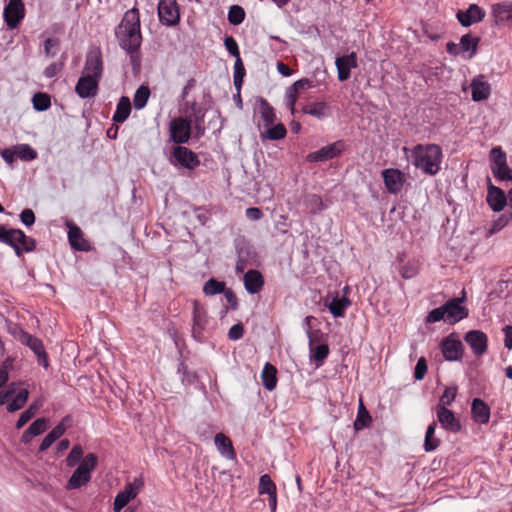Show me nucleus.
Listing matches in <instances>:
<instances>
[{
  "mask_svg": "<svg viewBox=\"0 0 512 512\" xmlns=\"http://www.w3.org/2000/svg\"><path fill=\"white\" fill-rule=\"evenodd\" d=\"M102 72L103 62L101 51L99 48H92L86 55L82 75L75 86L76 94L82 99L95 97Z\"/></svg>",
  "mask_w": 512,
  "mask_h": 512,
  "instance_id": "obj_1",
  "label": "nucleus"
},
{
  "mask_svg": "<svg viewBox=\"0 0 512 512\" xmlns=\"http://www.w3.org/2000/svg\"><path fill=\"white\" fill-rule=\"evenodd\" d=\"M403 151L407 153L408 148ZM411 163L424 174L436 175L441 166L443 154L441 148L436 144H418L410 150Z\"/></svg>",
  "mask_w": 512,
  "mask_h": 512,
  "instance_id": "obj_2",
  "label": "nucleus"
},
{
  "mask_svg": "<svg viewBox=\"0 0 512 512\" xmlns=\"http://www.w3.org/2000/svg\"><path fill=\"white\" fill-rule=\"evenodd\" d=\"M97 465V456L93 453L87 454L73 472L66 484L67 490L81 488L91 479V472Z\"/></svg>",
  "mask_w": 512,
  "mask_h": 512,
  "instance_id": "obj_3",
  "label": "nucleus"
},
{
  "mask_svg": "<svg viewBox=\"0 0 512 512\" xmlns=\"http://www.w3.org/2000/svg\"><path fill=\"white\" fill-rule=\"evenodd\" d=\"M490 169L498 181H512V169L508 167L506 154L501 147H494L490 151Z\"/></svg>",
  "mask_w": 512,
  "mask_h": 512,
  "instance_id": "obj_4",
  "label": "nucleus"
},
{
  "mask_svg": "<svg viewBox=\"0 0 512 512\" xmlns=\"http://www.w3.org/2000/svg\"><path fill=\"white\" fill-rule=\"evenodd\" d=\"M490 16L499 29L512 30V0L492 4Z\"/></svg>",
  "mask_w": 512,
  "mask_h": 512,
  "instance_id": "obj_5",
  "label": "nucleus"
},
{
  "mask_svg": "<svg viewBox=\"0 0 512 512\" xmlns=\"http://www.w3.org/2000/svg\"><path fill=\"white\" fill-rule=\"evenodd\" d=\"M144 486L141 477L135 478L132 482L126 484L125 488L119 492L113 503V510L120 512L131 500L135 499Z\"/></svg>",
  "mask_w": 512,
  "mask_h": 512,
  "instance_id": "obj_6",
  "label": "nucleus"
},
{
  "mask_svg": "<svg viewBox=\"0 0 512 512\" xmlns=\"http://www.w3.org/2000/svg\"><path fill=\"white\" fill-rule=\"evenodd\" d=\"M17 339L34 352V354L38 357L39 365H42L44 368L49 366L48 355L45 351L43 342L39 338L27 333L22 329H19Z\"/></svg>",
  "mask_w": 512,
  "mask_h": 512,
  "instance_id": "obj_7",
  "label": "nucleus"
},
{
  "mask_svg": "<svg viewBox=\"0 0 512 512\" xmlns=\"http://www.w3.org/2000/svg\"><path fill=\"white\" fill-rule=\"evenodd\" d=\"M172 155V164L180 168L194 170L200 165V160L197 154H195L187 147L181 145L174 147Z\"/></svg>",
  "mask_w": 512,
  "mask_h": 512,
  "instance_id": "obj_8",
  "label": "nucleus"
},
{
  "mask_svg": "<svg viewBox=\"0 0 512 512\" xmlns=\"http://www.w3.org/2000/svg\"><path fill=\"white\" fill-rule=\"evenodd\" d=\"M169 132L170 138L174 143H187L191 135V123L182 117L174 118L170 122Z\"/></svg>",
  "mask_w": 512,
  "mask_h": 512,
  "instance_id": "obj_9",
  "label": "nucleus"
},
{
  "mask_svg": "<svg viewBox=\"0 0 512 512\" xmlns=\"http://www.w3.org/2000/svg\"><path fill=\"white\" fill-rule=\"evenodd\" d=\"M158 16L162 24L174 26L179 22L180 13L176 0H160L158 3Z\"/></svg>",
  "mask_w": 512,
  "mask_h": 512,
  "instance_id": "obj_10",
  "label": "nucleus"
},
{
  "mask_svg": "<svg viewBox=\"0 0 512 512\" xmlns=\"http://www.w3.org/2000/svg\"><path fill=\"white\" fill-rule=\"evenodd\" d=\"M465 295L454 298L443 304L446 323L455 324L468 316V310L462 306Z\"/></svg>",
  "mask_w": 512,
  "mask_h": 512,
  "instance_id": "obj_11",
  "label": "nucleus"
},
{
  "mask_svg": "<svg viewBox=\"0 0 512 512\" xmlns=\"http://www.w3.org/2000/svg\"><path fill=\"white\" fill-rule=\"evenodd\" d=\"M192 319V336L195 340L202 341L203 332L208 324V315L206 309L197 301L193 302Z\"/></svg>",
  "mask_w": 512,
  "mask_h": 512,
  "instance_id": "obj_12",
  "label": "nucleus"
},
{
  "mask_svg": "<svg viewBox=\"0 0 512 512\" xmlns=\"http://www.w3.org/2000/svg\"><path fill=\"white\" fill-rule=\"evenodd\" d=\"M345 149V143L342 140L322 147L307 155L309 162H324L337 157Z\"/></svg>",
  "mask_w": 512,
  "mask_h": 512,
  "instance_id": "obj_13",
  "label": "nucleus"
},
{
  "mask_svg": "<svg viewBox=\"0 0 512 512\" xmlns=\"http://www.w3.org/2000/svg\"><path fill=\"white\" fill-rule=\"evenodd\" d=\"M4 244L10 247L21 245L25 252H32L35 249L36 241L20 229H7Z\"/></svg>",
  "mask_w": 512,
  "mask_h": 512,
  "instance_id": "obj_14",
  "label": "nucleus"
},
{
  "mask_svg": "<svg viewBox=\"0 0 512 512\" xmlns=\"http://www.w3.org/2000/svg\"><path fill=\"white\" fill-rule=\"evenodd\" d=\"M25 16V7L22 0H10L4 8V18L10 29L17 28Z\"/></svg>",
  "mask_w": 512,
  "mask_h": 512,
  "instance_id": "obj_15",
  "label": "nucleus"
},
{
  "mask_svg": "<svg viewBox=\"0 0 512 512\" xmlns=\"http://www.w3.org/2000/svg\"><path fill=\"white\" fill-rule=\"evenodd\" d=\"M465 342L471 348L476 357L484 355L487 351L488 337L480 330H471L465 334Z\"/></svg>",
  "mask_w": 512,
  "mask_h": 512,
  "instance_id": "obj_16",
  "label": "nucleus"
},
{
  "mask_svg": "<svg viewBox=\"0 0 512 512\" xmlns=\"http://www.w3.org/2000/svg\"><path fill=\"white\" fill-rule=\"evenodd\" d=\"M435 413L437 421L440 426L449 432L457 433L461 430V423L456 418L455 414L448 408L442 406H435Z\"/></svg>",
  "mask_w": 512,
  "mask_h": 512,
  "instance_id": "obj_17",
  "label": "nucleus"
},
{
  "mask_svg": "<svg viewBox=\"0 0 512 512\" xmlns=\"http://www.w3.org/2000/svg\"><path fill=\"white\" fill-rule=\"evenodd\" d=\"M382 177L389 193L397 194L401 191L405 182V175L402 171L394 168L385 169L382 172Z\"/></svg>",
  "mask_w": 512,
  "mask_h": 512,
  "instance_id": "obj_18",
  "label": "nucleus"
},
{
  "mask_svg": "<svg viewBox=\"0 0 512 512\" xmlns=\"http://www.w3.org/2000/svg\"><path fill=\"white\" fill-rule=\"evenodd\" d=\"M485 15L486 12L483 8L476 4H471L466 10H459L456 17L463 27H469L481 22Z\"/></svg>",
  "mask_w": 512,
  "mask_h": 512,
  "instance_id": "obj_19",
  "label": "nucleus"
},
{
  "mask_svg": "<svg viewBox=\"0 0 512 512\" xmlns=\"http://www.w3.org/2000/svg\"><path fill=\"white\" fill-rule=\"evenodd\" d=\"M486 201L494 212H500L509 202L508 194L506 195L501 188L490 183L487 188Z\"/></svg>",
  "mask_w": 512,
  "mask_h": 512,
  "instance_id": "obj_20",
  "label": "nucleus"
},
{
  "mask_svg": "<svg viewBox=\"0 0 512 512\" xmlns=\"http://www.w3.org/2000/svg\"><path fill=\"white\" fill-rule=\"evenodd\" d=\"M66 225L68 227V241L71 247L77 251H89L91 246L84 238L82 230L71 221H68Z\"/></svg>",
  "mask_w": 512,
  "mask_h": 512,
  "instance_id": "obj_21",
  "label": "nucleus"
},
{
  "mask_svg": "<svg viewBox=\"0 0 512 512\" xmlns=\"http://www.w3.org/2000/svg\"><path fill=\"white\" fill-rule=\"evenodd\" d=\"M339 81H346L350 77L352 68L357 67L356 53L337 57L335 61Z\"/></svg>",
  "mask_w": 512,
  "mask_h": 512,
  "instance_id": "obj_22",
  "label": "nucleus"
},
{
  "mask_svg": "<svg viewBox=\"0 0 512 512\" xmlns=\"http://www.w3.org/2000/svg\"><path fill=\"white\" fill-rule=\"evenodd\" d=\"M324 305L329 309L330 313L335 317H343L347 308L351 305V301L347 296H330L324 298Z\"/></svg>",
  "mask_w": 512,
  "mask_h": 512,
  "instance_id": "obj_23",
  "label": "nucleus"
},
{
  "mask_svg": "<svg viewBox=\"0 0 512 512\" xmlns=\"http://www.w3.org/2000/svg\"><path fill=\"white\" fill-rule=\"evenodd\" d=\"M471 97L474 101H482L489 97L491 92L490 84L485 81L483 75H479L471 82Z\"/></svg>",
  "mask_w": 512,
  "mask_h": 512,
  "instance_id": "obj_24",
  "label": "nucleus"
},
{
  "mask_svg": "<svg viewBox=\"0 0 512 512\" xmlns=\"http://www.w3.org/2000/svg\"><path fill=\"white\" fill-rule=\"evenodd\" d=\"M119 28L122 30L121 32H141L139 10L134 7L126 11Z\"/></svg>",
  "mask_w": 512,
  "mask_h": 512,
  "instance_id": "obj_25",
  "label": "nucleus"
},
{
  "mask_svg": "<svg viewBox=\"0 0 512 512\" xmlns=\"http://www.w3.org/2000/svg\"><path fill=\"white\" fill-rule=\"evenodd\" d=\"M441 350L447 361H457L462 355V343L450 337L443 340Z\"/></svg>",
  "mask_w": 512,
  "mask_h": 512,
  "instance_id": "obj_26",
  "label": "nucleus"
},
{
  "mask_svg": "<svg viewBox=\"0 0 512 512\" xmlns=\"http://www.w3.org/2000/svg\"><path fill=\"white\" fill-rule=\"evenodd\" d=\"M263 285L264 278L258 270L250 269L244 274V287L248 293H258Z\"/></svg>",
  "mask_w": 512,
  "mask_h": 512,
  "instance_id": "obj_27",
  "label": "nucleus"
},
{
  "mask_svg": "<svg viewBox=\"0 0 512 512\" xmlns=\"http://www.w3.org/2000/svg\"><path fill=\"white\" fill-rule=\"evenodd\" d=\"M471 413L473 420L479 424H486L490 419L489 406L479 398H475L472 401Z\"/></svg>",
  "mask_w": 512,
  "mask_h": 512,
  "instance_id": "obj_28",
  "label": "nucleus"
},
{
  "mask_svg": "<svg viewBox=\"0 0 512 512\" xmlns=\"http://www.w3.org/2000/svg\"><path fill=\"white\" fill-rule=\"evenodd\" d=\"M214 442L221 456L228 460L236 459V453L233 448L232 442L226 435H224L223 433L216 434Z\"/></svg>",
  "mask_w": 512,
  "mask_h": 512,
  "instance_id": "obj_29",
  "label": "nucleus"
},
{
  "mask_svg": "<svg viewBox=\"0 0 512 512\" xmlns=\"http://www.w3.org/2000/svg\"><path fill=\"white\" fill-rule=\"evenodd\" d=\"M257 111L260 114V117L264 122V127H268L275 123V121H276L275 110L266 99L260 97L257 100Z\"/></svg>",
  "mask_w": 512,
  "mask_h": 512,
  "instance_id": "obj_30",
  "label": "nucleus"
},
{
  "mask_svg": "<svg viewBox=\"0 0 512 512\" xmlns=\"http://www.w3.org/2000/svg\"><path fill=\"white\" fill-rule=\"evenodd\" d=\"M122 49L131 54L135 53L141 45L142 34H117Z\"/></svg>",
  "mask_w": 512,
  "mask_h": 512,
  "instance_id": "obj_31",
  "label": "nucleus"
},
{
  "mask_svg": "<svg viewBox=\"0 0 512 512\" xmlns=\"http://www.w3.org/2000/svg\"><path fill=\"white\" fill-rule=\"evenodd\" d=\"M478 43L479 39L472 37V34H463L459 43L461 56L464 59H471L477 51Z\"/></svg>",
  "mask_w": 512,
  "mask_h": 512,
  "instance_id": "obj_32",
  "label": "nucleus"
},
{
  "mask_svg": "<svg viewBox=\"0 0 512 512\" xmlns=\"http://www.w3.org/2000/svg\"><path fill=\"white\" fill-rule=\"evenodd\" d=\"M131 112V102L126 96H122L117 104L116 111L112 120L116 123H123L127 120Z\"/></svg>",
  "mask_w": 512,
  "mask_h": 512,
  "instance_id": "obj_33",
  "label": "nucleus"
},
{
  "mask_svg": "<svg viewBox=\"0 0 512 512\" xmlns=\"http://www.w3.org/2000/svg\"><path fill=\"white\" fill-rule=\"evenodd\" d=\"M276 373H277V370L273 365H271L270 363H266L264 365L263 370L261 372V379H262L263 386L269 391H272L276 387V384H277Z\"/></svg>",
  "mask_w": 512,
  "mask_h": 512,
  "instance_id": "obj_34",
  "label": "nucleus"
},
{
  "mask_svg": "<svg viewBox=\"0 0 512 512\" xmlns=\"http://www.w3.org/2000/svg\"><path fill=\"white\" fill-rule=\"evenodd\" d=\"M287 134V130L282 123H277L265 127V130L260 133L262 139L267 140H280L283 139Z\"/></svg>",
  "mask_w": 512,
  "mask_h": 512,
  "instance_id": "obj_35",
  "label": "nucleus"
},
{
  "mask_svg": "<svg viewBox=\"0 0 512 512\" xmlns=\"http://www.w3.org/2000/svg\"><path fill=\"white\" fill-rule=\"evenodd\" d=\"M436 422L433 421L430 425H428L425 438H424V450L426 452H431L436 450L440 445V440L435 437V430H436Z\"/></svg>",
  "mask_w": 512,
  "mask_h": 512,
  "instance_id": "obj_36",
  "label": "nucleus"
},
{
  "mask_svg": "<svg viewBox=\"0 0 512 512\" xmlns=\"http://www.w3.org/2000/svg\"><path fill=\"white\" fill-rule=\"evenodd\" d=\"M226 290V284L223 281H218L214 278L207 280L203 286V293L206 296H214L217 294L224 293Z\"/></svg>",
  "mask_w": 512,
  "mask_h": 512,
  "instance_id": "obj_37",
  "label": "nucleus"
},
{
  "mask_svg": "<svg viewBox=\"0 0 512 512\" xmlns=\"http://www.w3.org/2000/svg\"><path fill=\"white\" fill-rule=\"evenodd\" d=\"M29 391L25 388L21 389L7 405V411L10 413L20 410L27 402Z\"/></svg>",
  "mask_w": 512,
  "mask_h": 512,
  "instance_id": "obj_38",
  "label": "nucleus"
},
{
  "mask_svg": "<svg viewBox=\"0 0 512 512\" xmlns=\"http://www.w3.org/2000/svg\"><path fill=\"white\" fill-rule=\"evenodd\" d=\"M371 422V416L369 412L366 410L362 400L359 401V408L357 418L354 421V429L359 431L364 429Z\"/></svg>",
  "mask_w": 512,
  "mask_h": 512,
  "instance_id": "obj_39",
  "label": "nucleus"
},
{
  "mask_svg": "<svg viewBox=\"0 0 512 512\" xmlns=\"http://www.w3.org/2000/svg\"><path fill=\"white\" fill-rule=\"evenodd\" d=\"M33 108L36 111L43 112L50 108L51 99L46 93H36L32 98Z\"/></svg>",
  "mask_w": 512,
  "mask_h": 512,
  "instance_id": "obj_40",
  "label": "nucleus"
},
{
  "mask_svg": "<svg viewBox=\"0 0 512 512\" xmlns=\"http://www.w3.org/2000/svg\"><path fill=\"white\" fill-rule=\"evenodd\" d=\"M149 96H150L149 88L144 85L140 86L134 94V98H133L134 107L138 110L144 108L145 105L147 104Z\"/></svg>",
  "mask_w": 512,
  "mask_h": 512,
  "instance_id": "obj_41",
  "label": "nucleus"
},
{
  "mask_svg": "<svg viewBox=\"0 0 512 512\" xmlns=\"http://www.w3.org/2000/svg\"><path fill=\"white\" fill-rule=\"evenodd\" d=\"M329 354V347L327 344H320L316 347H310V358L317 362V366H320L322 362L327 358Z\"/></svg>",
  "mask_w": 512,
  "mask_h": 512,
  "instance_id": "obj_42",
  "label": "nucleus"
},
{
  "mask_svg": "<svg viewBox=\"0 0 512 512\" xmlns=\"http://www.w3.org/2000/svg\"><path fill=\"white\" fill-rule=\"evenodd\" d=\"M512 220V212L510 213H503L500 215L497 219H495L491 227L488 230V234L492 235L499 231H501L504 227L508 225V223Z\"/></svg>",
  "mask_w": 512,
  "mask_h": 512,
  "instance_id": "obj_43",
  "label": "nucleus"
},
{
  "mask_svg": "<svg viewBox=\"0 0 512 512\" xmlns=\"http://www.w3.org/2000/svg\"><path fill=\"white\" fill-rule=\"evenodd\" d=\"M326 109L327 106L324 102H318L304 106L302 111L305 114L321 119L325 116Z\"/></svg>",
  "mask_w": 512,
  "mask_h": 512,
  "instance_id": "obj_44",
  "label": "nucleus"
},
{
  "mask_svg": "<svg viewBox=\"0 0 512 512\" xmlns=\"http://www.w3.org/2000/svg\"><path fill=\"white\" fill-rule=\"evenodd\" d=\"M245 76V68L243 65V62L240 57L235 58L234 62V75H233V82L236 89L239 91L242 84H243V78Z\"/></svg>",
  "mask_w": 512,
  "mask_h": 512,
  "instance_id": "obj_45",
  "label": "nucleus"
},
{
  "mask_svg": "<svg viewBox=\"0 0 512 512\" xmlns=\"http://www.w3.org/2000/svg\"><path fill=\"white\" fill-rule=\"evenodd\" d=\"M258 489L260 494H268V496L276 492V486L267 474L260 477Z\"/></svg>",
  "mask_w": 512,
  "mask_h": 512,
  "instance_id": "obj_46",
  "label": "nucleus"
},
{
  "mask_svg": "<svg viewBox=\"0 0 512 512\" xmlns=\"http://www.w3.org/2000/svg\"><path fill=\"white\" fill-rule=\"evenodd\" d=\"M245 18V11L241 6L233 5L228 12V21L233 25H238L243 22Z\"/></svg>",
  "mask_w": 512,
  "mask_h": 512,
  "instance_id": "obj_47",
  "label": "nucleus"
},
{
  "mask_svg": "<svg viewBox=\"0 0 512 512\" xmlns=\"http://www.w3.org/2000/svg\"><path fill=\"white\" fill-rule=\"evenodd\" d=\"M17 156L24 161H31L37 157V152L28 144H22L17 147Z\"/></svg>",
  "mask_w": 512,
  "mask_h": 512,
  "instance_id": "obj_48",
  "label": "nucleus"
},
{
  "mask_svg": "<svg viewBox=\"0 0 512 512\" xmlns=\"http://www.w3.org/2000/svg\"><path fill=\"white\" fill-rule=\"evenodd\" d=\"M456 395H457L456 387H447L444 390V393L440 397L439 403L436 406H442V407L448 408V406H450L453 403V401L455 400Z\"/></svg>",
  "mask_w": 512,
  "mask_h": 512,
  "instance_id": "obj_49",
  "label": "nucleus"
},
{
  "mask_svg": "<svg viewBox=\"0 0 512 512\" xmlns=\"http://www.w3.org/2000/svg\"><path fill=\"white\" fill-rule=\"evenodd\" d=\"M83 458V449L80 445H75L71 449L70 453L66 458V465L68 467H74Z\"/></svg>",
  "mask_w": 512,
  "mask_h": 512,
  "instance_id": "obj_50",
  "label": "nucleus"
},
{
  "mask_svg": "<svg viewBox=\"0 0 512 512\" xmlns=\"http://www.w3.org/2000/svg\"><path fill=\"white\" fill-rule=\"evenodd\" d=\"M70 423H71L70 416L64 417L62 419V421L49 432V434L55 440L59 439L65 433V431H66L67 427L70 425Z\"/></svg>",
  "mask_w": 512,
  "mask_h": 512,
  "instance_id": "obj_51",
  "label": "nucleus"
},
{
  "mask_svg": "<svg viewBox=\"0 0 512 512\" xmlns=\"http://www.w3.org/2000/svg\"><path fill=\"white\" fill-rule=\"evenodd\" d=\"M307 206L310 208L311 212L317 213L325 209V205L318 195H310L307 198Z\"/></svg>",
  "mask_w": 512,
  "mask_h": 512,
  "instance_id": "obj_52",
  "label": "nucleus"
},
{
  "mask_svg": "<svg viewBox=\"0 0 512 512\" xmlns=\"http://www.w3.org/2000/svg\"><path fill=\"white\" fill-rule=\"evenodd\" d=\"M47 428V423L45 418L36 419L27 429L29 433L38 436L42 434Z\"/></svg>",
  "mask_w": 512,
  "mask_h": 512,
  "instance_id": "obj_53",
  "label": "nucleus"
},
{
  "mask_svg": "<svg viewBox=\"0 0 512 512\" xmlns=\"http://www.w3.org/2000/svg\"><path fill=\"white\" fill-rule=\"evenodd\" d=\"M440 320H444L446 322L445 312L443 306L433 309L430 311L426 317L427 323H435Z\"/></svg>",
  "mask_w": 512,
  "mask_h": 512,
  "instance_id": "obj_54",
  "label": "nucleus"
},
{
  "mask_svg": "<svg viewBox=\"0 0 512 512\" xmlns=\"http://www.w3.org/2000/svg\"><path fill=\"white\" fill-rule=\"evenodd\" d=\"M298 99L297 93H294L289 87L287 88L285 92V105L290 110V113L292 115L295 114V104Z\"/></svg>",
  "mask_w": 512,
  "mask_h": 512,
  "instance_id": "obj_55",
  "label": "nucleus"
},
{
  "mask_svg": "<svg viewBox=\"0 0 512 512\" xmlns=\"http://www.w3.org/2000/svg\"><path fill=\"white\" fill-rule=\"evenodd\" d=\"M312 86H313L312 82L309 79L303 78V79H300V80H297L296 82H294L289 88L294 93H297V95H299L302 91L309 89Z\"/></svg>",
  "mask_w": 512,
  "mask_h": 512,
  "instance_id": "obj_56",
  "label": "nucleus"
},
{
  "mask_svg": "<svg viewBox=\"0 0 512 512\" xmlns=\"http://www.w3.org/2000/svg\"><path fill=\"white\" fill-rule=\"evenodd\" d=\"M12 367V360L7 358L0 368V388H2L9 379V369Z\"/></svg>",
  "mask_w": 512,
  "mask_h": 512,
  "instance_id": "obj_57",
  "label": "nucleus"
},
{
  "mask_svg": "<svg viewBox=\"0 0 512 512\" xmlns=\"http://www.w3.org/2000/svg\"><path fill=\"white\" fill-rule=\"evenodd\" d=\"M59 42L57 39L48 38L45 40L44 50L45 54L49 57H53L57 54Z\"/></svg>",
  "mask_w": 512,
  "mask_h": 512,
  "instance_id": "obj_58",
  "label": "nucleus"
},
{
  "mask_svg": "<svg viewBox=\"0 0 512 512\" xmlns=\"http://www.w3.org/2000/svg\"><path fill=\"white\" fill-rule=\"evenodd\" d=\"M224 45L228 52L235 58L240 57L239 47L235 39L231 36H228L224 40Z\"/></svg>",
  "mask_w": 512,
  "mask_h": 512,
  "instance_id": "obj_59",
  "label": "nucleus"
},
{
  "mask_svg": "<svg viewBox=\"0 0 512 512\" xmlns=\"http://www.w3.org/2000/svg\"><path fill=\"white\" fill-rule=\"evenodd\" d=\"M427 372V364L424 357H421L415 366L414 377L416 380H422Z\"/></svg>",
  "mask_w": 512,
  "mask_h": 512,
  "instance_id": "obj_60",
  "label": "nucleus"
},
{
  "mask_svg": "<svg viewBox=\"0 0 512 512\" xmlns=\"http://www.w3.org/2000/svg\"><path fill=\"white\" fill-rule=\"evenodd\" d=\"M20 220L23 225L30 227L35 223V214L31 209H24L20 213Z\"/></svg>",
  "mask_w": 512,
  "mask_h": 512,
  "instance_id": "obj_61",
  "label": "nucleus"
},
{
  "mask_svg": "<svg viewBox=\"0 0 512 512\" xmlns=\"http://www.w3.org/2000/svg\"><path fill=\"white\" fill-rule=\"evenodd\" d=\"M244 328L242 324H234L228 331V337L230 340H239L243 337Z\"/></svg>",
  "mask_w": 512,
  "mask_h": 512,
  "instance_id": "obj_62",
  "label": "nucleus"
},
{
  "mask_svg": "<svg viewBox=\"0 0 512 512\" xmlns=\"http://www.w3.org/2000/svg\"><path fill=\"white\" fill-rule=\"evenodd\" d=\"M15 393L16 383H11L5 391L0 392V406L4 405Z\"/></svg>",
  "mask_w": 512,
  "mask_h": 512,
  "instance_id": "obj_63",
  "label": "nucleus"
},
{
  "mask_svg": "<svg viewBox=\"0 0 512 512\" xmlns=\"http://www.w3.org/2000/svg\"><path fill=\"white\" fill-rule=\"evenodd\" d=\"M223 294L227 303L229 304L230 309L236 310L238 308V301L234 292L231 289H226Z\"/></svg>",
  "mask_w": 512,
  "mask_h": 512,
  "instance_id": "obj_64",
  "label": "nucleus"
}]
</instances>
